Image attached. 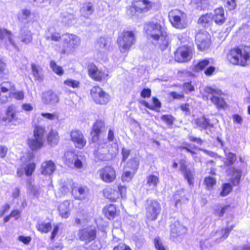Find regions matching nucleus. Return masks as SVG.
<instances>
[{
  "label": "nucleus",
  "instance_id": "1",
  "mask_svg": "<svg viewBox=\"0 0 250 250\" xmlns=\"http://www.w3.org/2000/svg\"><path fill=\"white\" fill-rule=\"evenodd\" d=\"M145 30L153 43L158 45L162 50L167 48L169 38L165 28L160 23L153 21L147 23L145 25Z\"/></svg>",
  "mask_w": 250,
  "mask_h": 250
},
{
  "label": "nucleus",
  "instance_id": "2",
  "mask_svg": "<svg viewBox=\"0 0 250 250\" xmlns=\"http://www.w3.org/2000/svg\"><path fill=\"white\" fill-rule=\"evenodd\" d=\"M227 58L232 64L246 66L250 62V46H240L232 48L228 53Z\"/></svg>",
  "mask_w": 250,
  "mask_h": 250
},
{
  "label": "nucleus",
  "instance_id": "3",
  "mask_svg": "<svg viewBox=\"0 0 250 250\" xmlns=\"http://www.w3.org/2000/svg\"><path fill=\"white\" fill-rule=\"evenodd\" d=\"M107 142L100 141L97 144L96 149L94 150V155L99 160L107 161L112 159L118 153V145L117 143L110 145Z\"/></svg>",
  "mask_w": 250,
  "mask_h": 250
},
{
  "label": "nucleus",
  "instance_id": "4",
  "mask_svg": "<svg viewBox=\"0 0 250 250\" xmlns=\"http://www.w3.org/2000/svg\"><path fill=\"white\" fill-rule=\"evenodd\" d=\"M62 43L57 44L55 49L61 54H70L75 51L81 43V39L77 35L67 34L62 36Z\"/></svg>",
  "mask_w": 250,
  "mask_h": 250
},
{
  "label": "nucleus",
  "instance_id": "5",
  "mask_svg": "<svg viewBox=\"0 0 250 250\" xmlns=\"http://www.w3.org/2000/svg\"><path fill=\"white\" fill-rule=\"evenodd\" d=\"M117 42L120 52L126 53L135 43V35L132 31H124L119 35Z\"/></svg>",
  "mask_w": 250,
  "mask_h": 250
},
{
  "label": "nucleus",
  "instance_id": "6",
  "mask_svg": "<svg viewBox=\"0 0 250 250\" xmlns=\"http://www.w3.org/2000/svg\"><path fill=\"white\" fill-rule=\"evenodd\" d=\"M168 17L173 27L181 29L187 26L188 18L184 12L179 9L172 10L169 12Z\"/></svg>",
  "mask_w": 250,
  "mask_h": 250
},
{
  "label": "nucleus",
  "instance_id": "7",
  "mask_svg": "<svg viewBox=\"0 0 250 250\" xmlns=\"http://www.w3.org/2000/svg\"><path fill=\"white\" fill-rule=\"evenodd\" d=\"M62 189L64 192H67L71 189L75 199L81 201L86 199L89 195V189L87 187L75 186L72 181H69V185L62 186Z\"/></svg>",
  "mask_w": 250,
  "mask_h": 250
},
{
  "label": "nucleus",
  "instance_id": "8",
  "mask_svg": "<svg viewBox=\"0 0 250 250\" xmlns=\"http://www.w3.org/2000/svg\"><path fill=\"white\" fill-rule=\"evenodd\" d=\"M44 133V127L40 126L35 127L34 130L33 138L28 141L29 145L31 149L37 150L43 146L45 142Z\"/></svg>",
  "mask_w": 250,
  "mask_h": 250
},
{
  "label": "nucleus",
  "instance_id": "9",
  "mask_svg": "<svg viewBox=\"0 0 250 250\" xmlns=\"http://www.w3.org/2000/svg\"><path fill=\"white\" fill-rule=\"evenodd\" d=\"M93 101L97 104H105L109 102L110 96L99 86H94L90 90Z\"/></svg>",
  "mask_w": 250,
  "mask_h": 250
},
{
  "label": "nucleus",
  "instance_id": "10",
  "mask_svg": "<svg viewBox=\"0 0 250 250\" xmlns=\"http://www.w3.org/2000/svg\"><path fill=\"white\" fill-rule=\"evenodd\" d=\"M193 47L184 45L179 47L175 53V59L179 62H187L190 60L192 56Z\"/></svg>",
  "mask_w": 250,
  "mask_h": 250
},
{
  "label": "nucleus",
  "instance_id": "11",
  "mask_svg": "<svg viewBox=\"0 0 250 250\" xmlns=\"http://www.w3.org/2000/svg\"><path fill=\"white\" fill-rule=\"evenodd\" d=\"M151 6V2L148 0H134L132 6L128 10L127 13L131 16L135 14L147 12Z\"/></svg>",
  "mask_w": 250,
  "mask_h": 250
},
{
  "label": "nucleus",
  "instance_id": "12",
  "mask_svg": "<svg viewBox=\"0 0 250 250\" xmlns=\"http://www.w3.org/2000/svg\"><path fill=\"white\" fill-rule=\"evenodd\" d=\"M205 92L208 94L206 96L207 100L210 98L211 102L217 107H222L224 104L223 99L220 97L222 91L218 89H213L211 87H207L204 89Z\"/></svg>",
  "mask_w": 250,
  "mask_h": 250
},
{
  "label": "nucleus",
  "instance_id": "13",
  "mask_svg": "<svg viewBox=\"0 0 250 250\" xmlns=\"http://www.w3.org/2000/svg\"><path fill=\"white\" fill-rule=\"evenodd\" d=\"M146 215L151 219H156L161 211V206L155 200L147 199L146 201Z\"/></svg>",
  "mask_w": 250,
  "mask_h": 250
},
{
  "label": "nucleus",
  "instance_id": "14",
  "mask_svg": "<svg viewBox=\"0 0 250 250\" xmlns=\"http://www.w3.org/2000/svg\"><path fill=\"white\" fill-rule=\"evenodd\" d=\"M195 41L198 49L204 50L210 45L209 35L207 32L200 31L196 35Z\"/></svg>",
  "mask_w": 250,
  "mask_h": 250
},
{
  "label": "nucleus",
  "instance_id": "15",
  "mask_svg": "<svg viewBox=\"0 0 250 250\" xmlns=\"http://www.w3.org/2000/svg\"><path fill=\"white\" fill-rule=\"evenodd\" d=\"M100 177L105 183H111L116 178V171L111 166H106L99 171Z\"/></svg>",
  "mask_w": 250,
  "mask_h": 250
},
{
  "label": "nucleus",
  "instance_id": "16",
  "mask_svg": "<svg viewBox=\"0 0 250 250\" xmlns=\"http://www.w3.org/2000/svg\"><path fill=\"white\" fill-rule=\"evenodd\" d=\"M187 232V229L181 225L178 221H176L170 226V238L176 241L178 237H182Z\"/></svg>",
  "mask_w": 250,
  "mask_h": 250
},
{
  "label": "nucleus",
  "instance_id": "17",
  "mask_svg": "<svg viewBox=\"0 0 250 250\" xmlns=\"http://www.w3.org/2000/svg\"><path fill=\"white\" fill-rule=\"evenodd\" d=\"M96 236V230L95 227L91 226L81 230L79 232L80 240L89 243L94 240Z\"/></svg>",
  "mask_w": 250,
  "mask_h": 250
},
{
  "label": "nucleus",
  "instance_id": "18",
  "mask_svg": "<svg viewBox=\"0 0 250 250\" xmlns=\"http://www.w3.org/2000/svg\"><path fill=\"white\" fill-rule=\"evenodd\" d=\"M88 70L90 77L96 81H104L108 76L107 74L98 70L96 66L92 63L88 64Z\"/></svg>",
  "mask_w": 250,
  "mask_h": 250
},
{
  "label": "nucleus",
  "instance_id": "19",
  "mask_svg": "<svg viewBox=\"0 0 250 250\" xmlns=\"http://www.w3.org/2000/svg\"><path fill=\"white\" fill-rule=\"evenodd\" d=\"M41 99L42 103L45 105H56L60 101L59 96L52 91L43 92Z\"/></svg>",
  "mask_w": 250,
  "mask_h": 250
},
{
  "label": "nucleus",
  "instance_id": "20",
  "mask_svg": "<svg viewBox=\"0 0 250 250\" xmlns=\"http://www.w3.org/2000/svg\"><path fill=\"white\" fill-rule=\"evenodd\" d=\"M70 137L76 147L82 148L85 146L86 141L80 131L77 130L72 131L70 133Z\"/></svg>",
  "mask_w": 250,
  "mask_h": 250
},
{
  "label": "nucleus",
  "instance_id": "21",
  "mask_svg": "<svg viewBox=\"0 0 250 250\" xmlns=\"http://www.w3.org/2000/svg\"><path fill=\"white\" fill-rule=\"evenodd\" d=\"M227 173L229 176V180L233 186H238L241 180L242 170L234 167H230L228 169Z\"/></svg>",
  "mask_w": 250,
  "mask_h": 250
},
{
  "label": "nucleus",
  "instance_id": "22",
  "mask_svg": "<svg viewBox=\"0 0 250 250\" xmlns=\"http://www.w3.org/2000/svg\"><path fill=\"white\" fill-rule=\"evenodd\" d=\"M33 36V33H32L28 27L24 25L20 29L18 38L21 42L25 44H28L32 42Z\"/></svg>",
  "mask_w": 250,
  "mask_h": 250
},
{
  "label": "nucleus",
  "instance_id": "23",
  "mask_svg": "<svg viewBox=\"0 0 250 250\" xmlns=\"http://www.w3.org/2000/svg\"><path fill=\"white\" fill-rule=\"evenodd\" d=\"M34 14L30 9L24 8L21 10L18 15V20L22 23H29L32 21Z\"/></svg>",
  "mask_w": 250,
  "mask_h": 250
},
{
  "label": "nucleus",
  "instance_id": "24",
  "mask_svg": "<svg viewBox=\"0 0 250 250\" xmlns=\"http://www.w3.org/2000/svg\"><path fill=\"white\" fill-rule=\"evenodd\" d=\"M17 120L15 106L13 105L8 107L5 115L2 117V121L7 125L13 121Z\"/></svg>",
  "mask_w": 250,
  "mask_h": 250
},
{
  "label": "nucleus",
  "instance_id": "25",
  "mask_svg": "<svg viewBox=\"0 0 250 250\" xmlns=\"http://www.w3.org/2000/svg\"><path fill=\"white\" fill-rule=\"evenodd\" d=\"M55 164L51 161H45L42 164V173L43 175H51L55 170Z\"/></svg>",
  "mask_w": 250,
  "mask_h": 250
},
{
  "label": "nucleus",
  "instance_id": "26",
  "mask_svg": "<svg viewBox=\"0 0 250 250\" xmlns=\"http://www.w3.org/2000/svg\"><path fill=\"white\" fill-rule=\"evenodd\" d=\"M35 168V164L34 163H29L25 167L21 166L17 170V174L19 177H21L25 172L27 176H30L34 172Z\"/></svg>",
  "mask_w": 250,
  "mask_h": 250
},
{
  "label": "nucleus",
  "instance_id": "27",
  "mask_svg": "<svg viewBox=\"0 0 250 250\" xmlns=\"http://www.w3.org/2000/svg\"><path fill=\"white\" fill-rule=\"evenodd\" d=\"M104 194L105 197L111 201H115L120 196L119 191L111 188H105L104 191Z\"/></svg>",
  "mask_w": 250,
  "mask_h": 250
},
{
  "label": "nucleus",
  "instance_id": "28",
  "mask_svg": "<svg viewBox=\"0 0 250 250\" xmlns=\"http://www.w3.org/2000/svg\"><path fill=\"white\" fill-rule=\"evenodd\" d=\"M213 19L215 22L218 24H222L225 22L226 17L223 8H218L215 9Z\"/></svg>",
  "mask_w": 250,
  "mask_h": 250
},
{
  "label": "nucleus",
  "instance_id": "29",
  "mask_svg": "<svg viewBox=\"0 0 250 250\" xmlns=\"http://www.w3.org/2000/svg\"><path fill=\"white\" fill-rule=\"evenodd\" d=\"M103 212L108 219L115 218L117 214V211L115 205L109 204L106 205L103 209Z\"/></svg>",
  "mask_w": 250,
  "mask_h": 250
},
{
  "label": "nucleus",
  "instance_id": "30",
  "mask_svg": "<svg viewBox=\"0 0 250 250\" xmlns=\"http://www.w3.org/2000/svg\"><path fill=\"white\" fill-rule=\"evenodd\" d=\"M70 202L68 201H65L61 203L58 207L60 215L62 218H66L69 217Z\"/></svg>",
  "mask_w": 250,
  "mask_h": 250
},
{
  "label": "nucleus",
  "instance_id": "31",
  "mask_svg": "<svg viewBox=\"0 0 250 250\" xmlns=\"http://www.w3.org/2000/svg\"><path fill=\"white\" fill-rule=\"evenodd\" d=\"M104 123L102 121H97L93 126V131L91 133L92 135V141L96 142L98 140V135L102 129L104 127Z\"/></svg>",
  "mask_w": 250,
  "mask_h": 250
},
{
  "label": "nucleus",
  "instance_id": "32",
  "mask_svg": "<svg viewBox=\"0 0 250 250\" xmlns=\"http://www.w3.org/2000/svg\"><path fill=\"white\" fill-rule=\"evenodd\" d=\"M94 10L93 4L90 2H86L83 4L81 8L80 12L83 16L88 18L92 15Z\"/></svg>",
  "mask_w": 250,
  "mask_h": 250
},
{
  "label": "nucleus",
  "instance_id": "33",
  "mask_svg": "<svg viewBox=\"0 0 250 250\" xmlns=\"http://www.w3.org/2000/svg\"><path fill=\"white\" fill-rule=\"evenodd\" d=\"M159 182L158 176L154 175H149L146 178V186L148 187V189L154 190L157 188V184Z\"/></svg>",
  "mask_w": 250,
  "mask_h": 250
},
{
  "label": "nucleus",
  "instance_id": "34",
  "mask_svg": "<svg viewBox=\"0 0 250 250\" xmlns=\"http://www.w3.org/2000/svg\"><path fill=\"white\" fill-rule=\"evenodd\" d=\"M0 39L2 40L7 39L10 44L14 47H16V44L12 38V35L10 32L0 28Z\"/></svg>",
  "mask_w": 250,
  "mask_h": 250
},
{
  "label": "nucleus",
  "instance_id": "35",
  "mask_svg": "<svg viewBox=\"0 0 250 250\" xmlns=\"http://www.w3.org/2000/svg\"><path fill=\"white\" fill-rule=\"evenodd\" d=\"M233 225L228 226V227L224 229H222L220 231H218L216 232V234L217 236L219 237V239H217V241L218 242H220V241L225 240L226 239L230 232V231L233 228Z\"/></svg>",
  "mask_w": 250,
  "mask_h": 250
},
{
  "label": "nucleus",
  "instance_id": "36",
  "mask_svg": "<svg viewBox=\"0 0 250 250\" xmlns=\"http://www.w3.org/2000/svg\"><path fill=\"white\" fill-rule=\"evenodd\" d=\"M61 17L62 21L69 25H73L76 22V18L73 14L63 12L62 13Z\"/></svg>",
  "mask_w": 250,
  "mask_h": 250
},
{
  "label": "nucleus",
  "instance_id": "37",
  "mask_svg": "<svg viewBox=\"0 0 250 250\" xmlns=\"http://www.w3.org/2000/svg\"><path fill=\"white\" fill-rule=\"evenodd\" d=\"M48 143L51 146L57 145L59 141V136L57 131L51 130L47 137Z\"/></svg>",
  "mask_w": 250,
  "mask_h": 250
},
{
  "label": "nucleus",
  "instance_id": "38",
  "mask_svg": "<svg viewBox=\"0 0 250 250\" xmlns=\"http://www.w3.org/2000/svg\"><path fill=\"white\" fill-rule=\"evenodd\" d=\"M194 122L196 125V127H199L202 129H206L210 125L209 119L204 116L195 119Z\"/></svg>",
  "mask_w": 250,
  "mask_h": 250
},
{
  "label": "nucleus",
  "instance_id": "39",
  "mask_svg": "<svg viewBox=\"0 0 250 250\" xmlns=\"http://www.w3.org/2000/svg\"><path fill=\"white\" fill-rule=\"evenodd\" d=\"M191 4L194 8L203 10L208 6L209 2L208 0H192Z\"/></svg>",
  "mask_w": 250,
  "mask_h": 250
},
{
  "label": "nucleus",
  "instance_id": "40",
  "mask_svg": "<svg viewBox=\"0 0 250 250\" xmlns=\"http://www.w3.org/2000/svg\"><path fill=\"white\" fill-rule=\"evenodd\" d=\"M213 20V16L211 13L206 14L202 15L198 20V23L204 26L209 25Z\"/></svg>",
  "mask_w": 250,
  "mask_h": 250
},
{
  "label": "nucleus",
  "instance_id": "41",
  "mask_svg": "<svg viewBox=\"0 0 250 250\" xmlns=\"http://www.w3.org/2000/svg\"><path fill=\"white\" fill-rule=\"evenodd\" d=\"M14 88V84L10 82H5L0 84V92L2 93H8V94L12 91Z\"/></svg>",
  "mask_w": 250,
  "mask_h": 250
},
{
  "label": "nucleus",
  "instance_id": "42",
  "mask_svg": "<svg viewBox=\"0 0 250 250\" xmlns=\"http://www.w3.org/2000/svg\"><path fill=\"white\" fill-rule=\"evenodd\" d=\"M32 72L35 80L39 82L42 81L43 76L41 68L33 64H32Z\"/></svg>",
  "mask_w": 250,
  "mask_h": 250
},
{
  "label": "nucleus",
  "instance_id": "43",
  "mask_svg": "<svg viewBox=\"0 0 250 250\" xmlns=\"http://www.w3.org/2000/svg\"><path fill=\"white\" fill-rule=\"evenodd\" d=\"M76 155L72 152H67L65 153L64 162L65 164L70 167H73V162L76 158Z\"/></svg>",
  "mask_w": 250,
  "mask_h": 250
},
{
  "label": "nucleus",
  "instance_id": "44",
  "mask_svg": "<svg viewBox=\"0 0 250 250\" xmlns=\"http://www.w3.org/2000/svg\"><path fill=\"white\" fill-rule=\"evenodd\" d=\"M52 226L50 222H39L37 225L38 230L42 232L47 233L51 229Z\"/></svg>",
  "mask_w": 250,
  "mask_h": 250
},
{
  "label": "nucleus",
  "instance_id": "45",
  "mask_svg": "<svg viewBox=\"0 0 250 250\" xmlns=\"http://www.w3.org/2000/svg\"><path fill=\"white\" fill-rule=\"evenodd\" d=\"M209 63L210 62L208 59L201 60L195 64L193 70L196 72L201 71L208 66Z\"/></svg>",
  "mask_w": 250,
  "mask_h": 250
},
{
  "label": "nucleus",
  "instance_id": "46",
  "mask_svg": "<svg viewBox=\"0 0 250 250\" xmlns=\"http://www.w3.org/2000/svg\"><path fill=\"white\" fill-rule=\"evenodd\" d=\"M50 66L53 71L59 76H62L64 73V71L62 68L57 65L56 62L54 61H51L50 62Z\"/></svg>",
  "mask_w": 250,
  "mask_h": 250
},
{
  "label": "nucleus",
  "instance_id": "47",
  "mask_svg": "<svg viewBox=\"0 0 250 250\" xmlns=\"http://www.w3.org/2000/svg\"><path fill=\"white\" fill-rule=\"evenodd\" d=\"M183 174L185 178L187 180L188 184L190 186L193 185L194 183L193 180L194 175V172L193 170L190 169H188V170L184 171Z\"/></svg>",
  "mask_w": 250,
  "mask_h": 250
},
{
  "label": "nucleus",
  "instance_id": "48",
  "mask_svg": "<svg viewBox=\"0 0 250 250\" xmlns=\"http://www.w3.org/2000/svg\"><path fill=\"white\" fill-rule=\"evenodd\" d=\"M139 161L136 159H130L126 164L125 169L130 168L133 172H135L138 168Z\"/></svg>",
  "mask_w": 250,
  "mask_h": 250
},
{
  "label": "nucleus",
  "instance_id": "49",
  "mask_svg": "<svg viewBox=\"0 0 250 250\" xmlns=\"http://www.w3.org/2000/svg\"><path fill=\"white\" fill-rule=\"evenodd\" d=\"M227 162L225 164L227 166H231L236 160V156L235 154L231 152H229L226 154Z\"/></svg>",
  "mask_w": 250,
  "mask_h": 250
},
{
  "label": "nucleus",
  "instance_id": "50",
  "mask_svg": "<svg viewBox=\"0 0 250 250\" xmlns=\"http://www.w3.org/2000/svg\"><path fill=\"white\" fill-rule=\"evenodd\" d=\"M64 84L68 86L75 88L79 87L80 82L77 80L68 79L64 81Z\"/></svg>",
  "mask_w": 250,
  "mask_h": 250
},
{
  "label": "nucleus",
  "instance_id": "51",
  "mask_svg": "<svg viewBox=\"0 0 250 250\" xmlns=\"http://www.w3.org/2000/svg\"><path fill=\"white\" fill-rule=\"evenodd\" d=\"M232 189L231 185L229 183L224 184L223 185L222 190L220 193L222 196H226L231 191Z\"/></svg>",
  "mask_w": 250,
  "mask_h": 250
},
{
  "label": "nucleus",
  "instance_id": "52",
  "mask_svg": "<svg viewBox=\"0 0 250 250\" xmlns=\"http://www.w3.org/2000/svg\"><path fill=\"white\" fill-rule=\"evenodd\" d=\"M184 190H179L174 194V199L175 200V206L176 207L178 203L181 200L184 201Z\"/></svg>",
  "mask_w": 250,
  "mask_h": 250
},
{
  "label": "nucleus",
  "instance_id": "53",
  "mask_svg": "<svg viewBox=\"0 0 250 250\" xmlns=\"http://www.w3.org/2000/svg\"><path fill=\"white\" fill-rule=\"evenodd\" d=\"M107 41L105 38L101 37L97 41L96 47L99 49H106Z\"/></svg>",
  "mask_w": 250,
  "mask_h": 250
},
{
  "label": "nucleus",
  "instance_id": "54",
  "mask_svg": "<svg viewBox=\"0 0 250 250\" xmlns=\"http://www.w3.org/2000/svg\"><path fill=\"white\" fill-rule=\"evenodd\" d=\"M133 171H129L127 169H125L124 173L122 176V179L123 181L128 182L129 181L133 176Z\"/></svg>",
  "mask_w": 250,
  "mask_h": 250
},
{
  "label": "nucleus",
  "instance_id": "55",
  "mask_svg": "<svg viewBox=\"0 0 250 250\" xmlns=\"http://www.w3.org/2000/svg\"><path fill=\"white\" fill-rule=\"evenodd\" d=\"M41 116L50 121L58 120L59 118L58 115L56 113H42Z\"/></svg>",
  "mask_w": 250,
  "mask_h": 250
},
{
  "label": "nucleus",
  "instance_id": "56",
  "mask_svg": "<svg viewBox=\"0 0 250 250\" xmlns=\"http://www.w3.org/2000/svg\"><path fill=\"white\" fill-rule=\"evenodd\" d=\"M9 96L13 97L17 100H21L24 98V92L22 91H17L15 92L12 91L9 94Z\"/></svg>",
  "mask_w": 250,
  "mask_h": 250
},
{
  "label": "nucleus",
  "instance_id": "57",
  "mask_svg": "<svg viewBox=\"0 0 250 250\" xmlns=\"http://www.w3.org/2000/svg\"><path fill=\"white\" fill-rule=\"evenodd\" d=\"M47 40H51L54 42H59L61 39V35L59 32H54L51 33L50 36H46Z\"/></svg>",
  "mask_w": 250,
  "mask_h": 250
},
{
  "label": "nucleus",
  "instance_id": "58",
  "mask_svg": "<svg viewBox=\"0 0 250 250\" xmlns=\"http://www.w3.org/2000/svg\"><path fill=\"white\" fill-rule=\"evenodd\" d=\"M161 119L164 122L168 125H172L173 123L174 118L170 115H163Z\"/></svg>",
  "mask_w": 250,
  "mask_h": 250
},
{
  "label": "nucleus",
  "instance_id": "59",
  "mask_svg": "<svg viewBox=\"0 0 250 250\" xmlns=\"http://www.w3.org/2000/svg\"><path fill=\"white\" fill-rule=\"evenodd\" d=\"M205 183L208 188H212L216 184L215 179L210 176L206 178L205 179Z\"/></svg>",
  "mask_w": 250,
  "mask_h": 250
},
{
  "label": "nucleus",
  "instance_id": "60",
  "mask_svg": "<svg viewBox=\"0 0 250 250\" xmlns=\"http://www.w3.org/2000/svg\"><path fill=\"white\" fill-rule=\"evenodd\" d=\"M154 243L157 250H166L161 240L159 238H155L154 240Z\"/></svg>",
  "mask_w": 250,
  "mask_h": 250
},
{
  "label": "nucleus",
  "instance_id": "61",
  "mask_svg": "<svg viewBox=\"0 0 250 250\" xmlns=\"http://www.w3.org/2000/svg\"><path fill=\"white\" fill-rule=\"evenodd\" d=\"M107 139H108L107 144L110 146L111 144L116 143L115 142V139L114 137V131L111 129H110L108 130V135H107Z\"/></svg>",
  "mask_w": 250,
  "mask_h": 250
},
{
  "label": "nucleus",
  "instance_id": "62",
  "mask_svg": "<svg viewBox=\"0 0 250 250\" xmlns=\"http://www.w3.org/2000/svg\"><path fill=\"white\" fill-rule=\"evenodd\" d=\"M73 163V167H75L77 168H81L83 167L82 160L80 159V157L77 155Z\"/></svg>",
  "mask_w": 250,
  "mask_h": 250
},
{
  "label": "nucleus",
  "instance_id": "63",
  "mask_svg": "<svg viewBox=\"0 0 250 250\" xmlns=\"http://www.w3.org/2000/svg\"><path fill=\"white\" fill-rule=\"evenodd\" d=\"M225 1L226 6L229 10H233L235 8L236 5L235 0H225Z\"/></svg>",
  "mask_w": 250,
  "mask_h": 250
},
{
  "label": "nucleus",
  "instance_id": "64",
  "mask_svg": "<svg viewBox=\"0 0 250 250\" xmlns=\"http://www.w3.org/2000/svg\"><path fill=\"white\" fill-rule=\"evenodd\" d=\"M113 250H131V249L124 244H120L114 247Z\"/></svg>",
  "mask_w": 250,
  "mask_h": 250
}]
</instances>
